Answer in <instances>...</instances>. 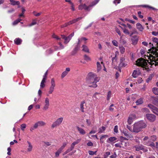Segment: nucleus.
Wrapping results in <instances>:
<instances>
[{"label": "nucleus", "instance_id": "1", "mask_svg": "<svg viewBox=\"0 0 158 158\" xmlns=\"http://www.w3.org/2000/svg\"><path fill=\"white\" fill-rule=\"evenodd\" d=\"M153 41L156 43V47H152V48L148 50L149 55L148 56H149L148 59L150 61L142 58H139L136 61L137 65L141 66L148 71L153 65L155 66L158 65V39L155 38Z\"/></svg>", "mask_w": 158, "mask_h": 158}, {"label": "nucleus", "instance_id": "2", "mask_svg": "<svg viewBox=\"0 0 158 158\" xmlns=\"http://www.w3.org/2000/svg\"><path fill=\"white\" fill-rule=\"evenodd\" d=\"M99 80V77H97L96 74L90 72L88 74L86 82L89 87L96 88L97 86L96 83Z\"/></svg>", "mask_w": 158, "mask_h": 158}, {"label": "nucleus", "instance_id": "3", "mask_svg": "<svg viewBox=\"0 0 158 158\" xmlns=\"http://www.w3.org/2000/svg\"><path fill=\"white\" fill-rule=\"evenodd\" d=\"M147 126L145 122L141 121L135 123L133 126V131L138 133L142 129L145 128Z\"/></svg>", "mask_w": 158, "mask_h": 158}, {"label": "nucleus", "instance_id": "4", "mask_svg": "<svg viewBox=\"0 0 158 158\" xmlns=\"http://www.w3.org/2000/svg\"><path fill=\"white\" fill-rule=\"evenodd\" d=\"M99 1V0H95L92 2L90 5L88 6H87L85 4L83 5L82 4H81L78 6V9L79 10L84 9L85 10L89 11L90 10L89 8L95 5Z\"/></svg>", "mask_w": 158, "mask_h": 158}, {"label": "nucleus", "instance_id": "5", "mask_svg": "<svg viewBox=\"0 0 158 158\" xmlns=\"http://www.w3.org/2000/svg\"><path fill=\"white\" fill-rule=\"evenodd\" d=\"M63 120V117H60L56 119V121H55L52 124V128L56 127L59 126L62 123Z\"/></svg>", "mask_w": 158, "mask_h": 158}, {"label": "nucleus", "instance_id": "6", "mask_svg": "<svg viewBox=\"0 0 158 158\" xmlns=\"http://www.w3.org/2000/svg\"><path fill=\"white\" fill-rule=\"evenodd\" d=\"M74 35V33L73 32L67 37H66L65 35H61V36L62 39H64V43L65 44H67L69 42L72 37Z\"/></svg>", "mask_w": 158, "mask_h": 158}, {"label": "nucleus", "instance_id": "7", "mask_svg": "<svg viewBox=\"0 0 158 158\" xmlns=\"http://www.w3.org/2000/svg\"><path fill=\"white\" fill-rule=\"evenodd\" d=\"M147 119L151 122L154 121L156 119V116L152 114H147L146 115Z\"/></svg>", "mask_w": 158, "mask_h": 158}, {"label": "nucleus", "instance_id": "8", "mask_svg": "<svg viewBox=\"0 0 158 158\" xmlns=\"http://www.w3.org/2000/svg\"><path fill=\"white\" fill-rule=\"evenodd\" d=\"M148 106L151 110L154 113L158 116V108L151 104H148Z\"/></svg>", "mask_w": 158, "mask_h": 158}, {"label": "nucleus", "instance_id": "9", "mask_svg": "<svg viewBox=\"0 0 158 158\" xmlns=\"http://www.w3.org/2000/svg\"><path fill=\"white\" fill-rule=\"evenodd\" d=\"M125 57H122L120 58V62L119 66L120 67H125L127 65V64L125 62Z\"/></svg>", "mask_w": 158, "mask_h": 158}, {"label": "nucleus", "instance_id": "10", "mask_svg": "<svg viewBox=\"0 0 158 158\" xmlns=\"http://www.w3.org/2000/svg\"><path fill=\"white\" fill-rule=\"evenodd\" d=\"M49 101L48 98H46L44 101V104L43 107V109L44 110H47L49 106Z\"/></svg>", "mask_w": 158, "mask_h": 158}, {"label": "nucleus", "instance_id": "11", "mask_svg": "<svg viewBox=\"0 0 158 158\" xmlns=\"http://www.w3.org/2000/svg\"><path fill=\"white\" fill-rule=\"evenodd\" d=\"M136 151H139L140 150H143L144 152H146L148 151L146 149H144V146L142 145H136L134 146Z\"/></svg>", "mask_w": 158, "mask_h": 158}, {"label": "nucleus", "instance_id": "12", "mask_svg": "<svg viewBox=\"0 0 158 158\" xmlns=\"http://www.w3.org/2000/svg\"><path fill=\"white\" fill-rule=\"evenodd\" d=\"M140 74V72L139 70H134L132 74V76L134 78H136Z\"/></svg>", "mask_w": 158, "mask_h": 158}, {"label": "nucleus", "instance_id": "13", "mask_svg": "<svg viewBox=\"0 0 158 158\" xmlns=\"http://www.w3.org/2000/svg\"><path fill=\"white\" fill-rule=\"evenodd\" d=\"M70 69L69 68L67 67L66 68L65 70L62 73L61 77L62 78L64 77L70 71Z\"/></svg>", "mask_w": 158, "mask_h": 158}, {"label": "nucleus", "instance_id": "14", "mask_svg": "<svg viewBox=\"0 0 158 158\" xmlns=\"http://www.w3.org/2000/svg\"><path fill=\"white\" fill-rule=\"evenodd\" d=\"M138 36L136 35L132 37L131 40L133 45H135L137 44L138 41Z\"/></svg>", "mask_w": 158, "mask_h": 158}, {"label": "nucleus", "instance_id": "15", "mask_svg": "<svg viewBox=\"0 0 158 158\" xmlns=\"http://www.w3.org/2000/svg\"><path fill=\"white\" fill-rule=\"evenodd\" d=\"M143 103V98H140L137 99L135 102V103L137 105H142Z\"/></svg>", "mask_w": 158, "mask_h": 158}, {"label": "nucleus", "instance_id": "16", "mask_svg": "<svg viewBox=\"0 0 158 158\" xmlns=\"http://www.w3.org/2000/svg\"><path fill=\"white\" fill-rule=\"evenodd\" d=\"M10 4L13 6H15L16 5H19L20 4L19 1H16L14 0H10Z\"/></svg>", "mask_w": 158, "mask_h": 158}, {"label": "nucleus", "instance_id": "17", "mask_svg": "<svg viewBox=\"0 0 158 158\" xmlns=\"http://www.w3.org/2000/svg\"><path fill=\"white\" fill-rule=\"evenodd\" d=\"M82 48V50L83 51L87 53H89V50L87 46L83 45Z\"/></svg>", "mask_w": 158, "mask_h": 158}, {"label": "nucleus", "instance_id": "18", "mask_svg": "<svg viewBox=\"0 0 158 158\" xmlns=\"http://www.w3.org/2000/svg\"><path fill=\"white\" fill-rule=\"evenodd\" d=\"M136 26L137 29H138L140 31H142L143 29V27L142 25L139 23H137L136 24Z\"/></svg>", "mask_w": 158, "mask_h": 158}, {"label": "nucleus", "instance_id": "19", "mask_svg": "<svg viewBox=\"0 0 158 158\" xmlns=\"http://www.w3.org/2000/svg\"><path fill=\"white\" fill-rule=\"evenodd\" d=\"M28 146L27 148V151L28 152H31L32 151L33 146L31 143L29 141H27Z\"/></svg>", "mask_w": 158, "mask_h": 158}, {"label": "nucleus", "instance_id": "20", "mask_svg": "<svg viewBox=\"0 0 158 158\" xmlns=\"http://www.w3.org/2000/svg\"><path fill=\"white\" fill-rule=\"evenodd\" d=\"M85 103V101H83L81 102L80 104V110L82 112H84V104Z\"/></svg>", "mask_w": 158, "mask_h": 158}, {"label": "nucleus", "instance_id": "21", "mask_svg": "<svg viewBox=\"0 0 158 158\" xmlns=\"http://www.w3.org/2000/svg\"><path fill=\"white\" fill-rule=\"evenodd\" d=\"M77 129L81 134L84 135L85 133V131L82 128L77 127Z\"/></svg>", "mask_w": 158, "mask_h": 158}, {"label": "nucleus", "instance_id": "22", "mask_svg": "<svg viewBox=\"0 0 158 158\" xmlns=\"http://www.w3.org/2000/svg\"><path fill=\"white\" fill-rule=\"evenodd\" d=\"M81 19V17L78 18L76 19H74L72 21H70L69 22H68V23H70V25L72 24L73 23H76L78 20Z\"/></svg>", "mask_w": 158, "mask_h": 158}, {"label": "nucleus", "instance_id": "23", "mask_svg": "<svg viewBox=\"0 0 158 158\" xmlns=\"http://www.w3.org/2000/svg\"><path fill=\"white\" fill-rule=\"evenodd\" d=\"M55 89V87L50 86L49 90L48 91V94H47V96H49V94H52L54 91Z\"/></svg>", "mask_w": 158, "mask_h": 158}, {"label": "nucleus", "instance_id": "24", "mask_svg": "<svg viewBox=\"0 0 158 158\" xmlns=\"http://www.w3.org/2000/svg\"><path fill=\"white\" fill-rule=\"evenodd\" d=\"M117 139V138L114 137H110L107 140V142L108 143H110L111 142H113Z\"/></svg>", "mask_w": 158, "mask_h": 158}, {"label": "nucleus", "instance_id": "25", "mask_svg": "<svg viewBox=\"0 0 158 158\" xmlns=\"http://www.w3.org/2000/svg\"><path fill=\"white\" fill-rule=\"evenodd\" d=\"M51 85L50 86L55 87L56 86L55 81L54 78H52L51 81Z\"/></svg>", "mask_w": 158, "mask_h": 158}, {"label": "nucleus", "instance_id": "26", "mask_svg": "<svg viewBox=\"0 0 158 158\" xmlns=\"http://www.w3.org/2000/svg\"><path fill=\"white\" fill-rule=\"evenodd\" d=\"M14 42L15 44L17 45H19L21 44L22 42V40L19 38L16 39L14 40Z\"/></svg>", "mask_w": 158, "mask_h": 158}, {"label": "nucleus", "instance_id": "27", "mask_svg": "<svg viewBox=\"0 0 158 158\" xmlns=\"http://www.w3.org/2000/svg\"><path fill=\"white\" fill-rule=\"evenodd\" d=\"M37 122L39 127L44 126L46 125V123L43 121H39Z\"/></svg>", "mask_w": 158, "mask_h": 158}, {"label": "nucleus", "instance_id": "28", "mask_svg": "<svg viewBox=\"0 0 158 158\" xmlns=\"http://www.w3.org/2000/svg\"><path fill=\"white\" fill-rule=\"evenodd\" d=\"M87 40V38H85V37H82V38H81L80 39V38H79L78 39V44H80L81 42L82 41V40H84V41H86V40Z\"/></svg>", "mask_w": 158, "mask_h": 158}, {"label": "nucleus", "instance_id": "29", "mask_svg": "<svg viewBox=\"0 0 158 158\" xmlns=\"http://www.w3.org/2000/svg\"><path fill=\"white\" fill-rule=\"evenodd\" d=\"M153 93L156 95H158V88L155 87L152 89Z\"/></svg>", "mask_w": 158, "mask_h": 158}, {"label": "nucleus", "instance_id": "30", "mask_svg": "<svg viewBox=\"0 0 158 158\" xmlns=\"http://www.w3.org/2000/svg\"><path fill=\"white\" fill-rule=\"evenodd\" d=\"M141 111L143 113H149L150 112L149 110L146 107L142 108L141 109Z\"/></svg>", "mask_w": 158, "mask_h": 158}, {"label": "nucleus", "instance_id": "31", "mask_svg": "<svg viewBox=\"0 0 158 158\" xmlns=\"http://www.w3.org/2000/svg\"><path fill=\"white\" fill-rule=\"evenodd\" d=\"M97 70L98 71H100L102 69L101 65L100 63L98 62H97Z\"/></svg>", "mask_w": 158, "mask_h": 158}, {"label": "nucleus", "instance_id": "32", "mask_svg": "<svg viewBox=\"0 0 158 158\" xmlns=\"http://www.w3.org/2000/svg\"><path fill=\"white\" fill-rule=\"evenodd\" d=\"M46 81L42 80L40 85V87L41 88H43L45 86V84L44 83Z\"/></svg>", "mask_w": 158, "mask_h": 158}, {"label": "nucleus", "instance_id": "33", "mask_svg": "<svg viewBox=\"0 0 158 158\" xmlns=\"http://www.w3.org/2000/svg\"><path fill=\"white\" fill-rule=\"evenodd\" d=\"M112 94L111 91H109L108 92L107 96V100H109L110 98L111 97Z\"/></svg>", "mask_w": 158, "mask_h": 158}, {"label": "nucleus", "instance_id": "34", "mask_svg": "<svg viewBox=\"0 0 158 158\" xmlns=\"http://www.w3.org/2000/svg\"><path fill=\"white\" fill-rule=\"evenodd\" d=\"M67 144V143H66L64 142L63 143L62 146L60 147V148L59 149L60 151L62 152V150L65 148V147L66 146Z\"/></svg>", "mask_w": 158, "mask_h": 158}, {"label": "nucleus", "instance_id": "35", "mask_svg": "<svg viewBox=\"0 0 158 158\" xmlns=\"http://www.w3.org/2000/svg\"><path fill=\"white\" fill-rule=\"evenodd\" d=\"M119 48L122 54H123L125 52V48L123 46H119Z\"/></svg>", "mask_w": 158, "mask_h": 158}, {"label": "nucleus", "instance_id": "36", "mask_svg": "<svg viewBox=\"0 0 158 158\" xmlns=\"http://www.w3.org/2000/svg\"><path fill=\"white\" fill-rule=\"evenodd\" d=\"M22 20V19H19L15 21L13 23V25H16L18 23L20 22Z\"/></svg>", "mask_w": 158, "mask_h": 158}, {"label": "nucleus", "instance_id": "37", "mask_svg": "<svg viewBox=\"0 0 158 158\" xmlns=\"http://www.w3.org/2000/svg\"><path fill=\"white\" fill-rule=\"evenodd\" d=\"M115 108V107L114 106V105L112 104L110 106L109 110L110 111H113Z\"/></svg>", "mask_w": 158, "mask_h": 158}, {"label": "nucleus", "instance_id": "38", "mask_svg": "<svg viewBox=\"0 0 158 158\" xmlns=\"http://www.w3.org/2000/svg\"><path fill=\"white\" fill-rule=\"evenodd\" d=\"M142 6L143 7H148V8L152 9L154 10L158 11V9H157L155 8H154V7H151V6H149L148 5H142V6Z\"/></svg>", "mask_w": 158, "mask_h": 158}, {"label": "nucleus", "instance_id": "39", "mask_svg": "<svg viewBox=\"0 0 158 158\" xmlns=\"http://www.w3.org/2000/svg\"><path fill=\"white\" fill-rule=\"evenodd\" d=\"M52 37L53 38L55 39L56 40H61V38L55 34H53L52 35Z\"/></svg>", "mask_w": 158, "mask_h": 158}, {"label": "nucleus", "instance_id": "40", "mask_svg": "<svg viewBox=\"0 0 158 158\" xmlns=\"http://www.w3.org/2000/svg\"><path fill=\"white\" fill-rule=\"evenodd\" d=\"M118 58L116 56V54H115L114 57H113L112 58V63H114V62L117 61Z\"/></svg>", "mask_w": 158, "mask_h": 158}, {"label": "nucleus", "instance_id": "41", "mask_svg": "<svg viewBox=\"0 0 158 158\" xmlns=\"http://www.w3.org/2000/svg\"><path fill=\"white\" fill-rule=\"evenodd\" d=\"M106 128L104 127H102L101 128H100L99 129V132L102 133L105 130Z\"/></svg>", "mask_w": 158, "mask_h": 158}, {"label": "nucleus", "instance_id": "42", "mask_svg": "<svg viewBox=\"0 0 158 158\" xmlns=\"http://www.w3.org/2000/svg\"><path fill=\"white\" fill-rule=\"evenodd\" d=\"M122 28L123 30L124 33H125V34L128 35L129 34V31L127 29L125 28Z\"/></svg>", "mask_w": 158, "mask_h": 158}, {"label": "nucleus", "instance_id": "43", "mask_svg": "<svg viewBox=\"0 0 158 158\" xmlns=\"http://www.w3.org/2000/svg\"><path fill=\"white\" fill-rule=\"evenodd\" d=\"M129 117L133 120L136 118V115L135 114H133L130 115Z\"/></svg>", "mask_w": 158, "mask_h": 158}, {"label": "nucleus", "instance_id": "44", "mask_svg": "<svg viewBox=\"0 0 158 158\" xmlns=\"http://www.w3.org/2000/svg\"><path fill=\"white\" fill-rule=\"evenodd\" d=\"M110 153L109 152H106L105 154L104 155V158H107V157L110 155Z\"/></svg>", "mask_w": 158, "mask_h": 158}, {"label": "nucleus", "instance_id": "45", "mask_svg": "<svg viewBox=\"0 0 158 158\" xmlns=\"http://www.w3.org/2000/svg\"><path fill=\"white\" fill-rule=\"evenodd\" d=\"M112 43L115 46H118V43L115 40H114L112 41Z\"/></svg>", "mask_w": 158, "mask_h": 158}, {"label": "nucleus", "instance_id": "46", "mask_svg": "<svg viewBox=\"0 0 158 158\" xmlns=\"http://www.w3.org/2000/svg\"><path fill=\"white\" fill-rule=\"evenodd\" d=\"M25 10L23 8H22V13L19 15V16L20 17L24 16L23 14H24V12L25 11Z\"/></svg>", "mask_w": 158, "mask_h": 158}, {"label": "nucleus", "instance_id": "47", "mask_svg": "<svg viewBox=\"0 0 158 158\" xmlns=\"http://www.w3.org/2000/svg\"><path fill=\"white\" fill-rule=\"evenodd\" d=\"M21 129L22 131H24V129L26 127V125L25 124H23L21 125Z\"/></svg>", "mask_w": 158, "mask_h": 158}, {"label": "nucleus", "instance_id": "48", "mask_svg": "<svg viewBox=\"0 0 158 158\" xmlns=\"http://www.w3.org/2000/svg\"><path fill=\"white\" fill-rule=\"evenodd\" d=\"M61 152L59 149L55 153V156L56 157H57L59 156L60 154L61 153Z\"/></svg>", "mask_w": 158, "mask_h": 158}, {"label": "nucleus", "instance_id": "49", "mask_svg": "<svg viewBox=\"0 0 158 158\" xmlns=\"http://www.w3.org/2000/svg\"><path fill=\"white\" fill-rule=\"evenodd\" d=\"M121 144L122 145H124L125 147H127V146L128 143L125 141H122Z\"/></svg>", "mask_w": 158, "mask_h": 158}, {"label": "nucleus", "instance_id": "50", "mask_svg": "<svg viewBox=\"0 0 158 158\" xmlns=\"http://www.w3.org/2000/svg\"><path fill=\"white\" fill-rule=\"evenodd\" d=\"M81 140V139H78L76 141L72 143L74 145L77 144Z\"/></svg>", "mask_w": 158, "mask_h": 158}, {"label": "nucleus", "instance_id": "51", "mask_svg": "<svg viewBox=\"0 0 158 158\" xmlns=\"http://www.w3.org/2000/svg\"><path fill=\"white\" fill-rule=\"evenodd\" d=\"M96 152H93L91 151H88V153L90 155H94L96 154Z\"/></svg>", "mask_w": 158, "mask_h": 158}, {"label": "nucleus", "instance_id": "52", "mask_svg": "<svg viewBox=\"0 0 158 158\" xmlns=\"http://www.w3.org/2000/svg\"><path fill=\"white\" fill-rule=\"evenodd\" d=\"M33 14L34 15L36 16H40L41 14V13H36V12L35 11H34L33 12Z\"/></svg>", "mask_w": 158, "mask_h": 158}, {"label": "nucleus", "instance_id": "53", "mask_svg": "<svg viewBox=\"0 0 158 158\" xmlns=\"http://www.w3.org/2000/svg\"><path fill=\"white\" fill-rule=\"evenodd\" d=\"M115 31L120 36H121V32L119 30V29H118V28H116V29Z\"/></svg>", "mask_w": 158, "mask_h": 158}, {"label": "nucleus", "instance_id": "54", "mask_svg": "<svg viewBox=\"0 0 158 158\" xmlns=\"http://www.w3.org/2000/svg\"><path fill=\"white\" fill-rule=\"evenodd\" d=\"M121 0H114V2L113 3L115 5H117V4H119Z\"/></svg>", "mask_w": 158, "mask_h": 158}, {"label": "nucleus", "instance_id": "55", "mask_svg": "<svg viewBox=\"0 0 158 158\" xmlns=\"http://www.w3.org/2000/svg\"><path fill=\"white\" fill-rule=\"evenodd\" d=\"M132 138H133L132 136L131 135L129 134H128V135L126 137V139L127 140H128V139H131Z\"/></svg>", "mask_w": 158, "mask_h": 158}, {"label": "nucleus", "instance_id": "56", "mask_svg": "<svg viewBox=\"0 0 158 158\" xmlns=\"http://www.w3.org/2000/svg\"><path fill=\"white\" fill-rule=\"evenodd\" d=\"M133 120L131 118L129 117L128 119V123L129 124H131Z\"/></svg>", "mask_w": 158, "mask_h": 158}, {"label": "nucleus", "instance_id": "57", "mask_svg": "<svg viewBox=\"0 0 158 158\" xmlns=\"http://www.w3.org/2000/svg\"><path fill=\"white\" fill-rule=\"evenodd\" d=\"M152 34L156 36L158 35V31H153L152 32Z\"/></svg>", "mask_w": 158, "mask_h": 158}, {"label": "nucleus", "instance_id": "58", "mask_svg": "<svg viewBox=\"0 0 158 158\" xmlns=\"http://www.w3.org/2000/svg\"><path fill=\"white\" fill-rule=\"evenodd\" d=\"M117 156V155L116 153H115V152H114V154L113 155L111 156L110 157V158H116Z\"/></svg>", "mask_w": 158, "mask_h": 158}, {"label": "nucleus", "instance_id": "59", "mask_svg": "<svg viewBox=\"0 0 158 158\" xmlns=\"http://www.w3.org/2000/svg\"><path fill=\"white\" fill-rule=\"evenodd\" d=\"M99 94V93H95L94 95L93 96V98H94L96 99H97L98 98V97H97V95H98Z\"/></svg>", "mask_w": 158, "mask_h": 158}, {"label": "nucleus", "instance_id": "60", "mask_svg": "<svg viewBox=\"0 0 158 158\" xmlns=\"http://www.w3.org/2000/svg\"><path fill=\"white\" fill-rule=\"evenodd\" d=\"M84 57H85V60H91L90 58H89V56H88L86 55H84Z\"/></svg>", "mask_w": 158, "mask_h": 158}, {"label": "nucleus", "instance_id": "61", "mask_svg": "<svg viewBox=\"0 0 158 158\" xmlns=\"http://www.w3.org/2000/svg\"><path fill=\"white\" fill-rule=\"evenodd\" d=\"M69 25H70V23H68H68H66L62 25V26H61V27H66Z\"/></svg>", "mask_w": 158, "mask_h": 158}, {"label": "nucleus", "instance_id": "62", "mask_svg": "<svg viewBox=\"0 0 158 158\" xmlns=\"http://www.w3.org/2000/svg\"><path fill=\"white\" fill-rule=\"evenodd\" d=\"M34 127V128H35L36 129H37L39 127L38 124L37 122L33 126Z\"/></svg>", "mask_w": 158, "mask_h": 158}, {"label": "nucleus", "instance_id": "63", "mask_svg": "<svg viewBox=\"0 0 158 158\" xmlns=\"http://www.w3.org/2000/svg\"><path fill=\"white\" fill-rule=\"evenodd\" d=\"M118 126H115L114 127V132L116 133H117L118 132Z\"/></svg>", "mask_w": 158, "mask_h": 158}, {"label": "nucleus", "instance_id": "64", "mask_svg": "<svg viewBox=\"0 0 158 158\" xmlns=\"http://www.w3.org/2000/svg\"><path fill=\"white\" fill-rule=\"evenodd\" d=\"M141 11H139L138 12V14L139 15V17L140 18H143V16L141 15Z\"/></svg>", "mask_w": 158, "mask_h": 158}]
</instances>
